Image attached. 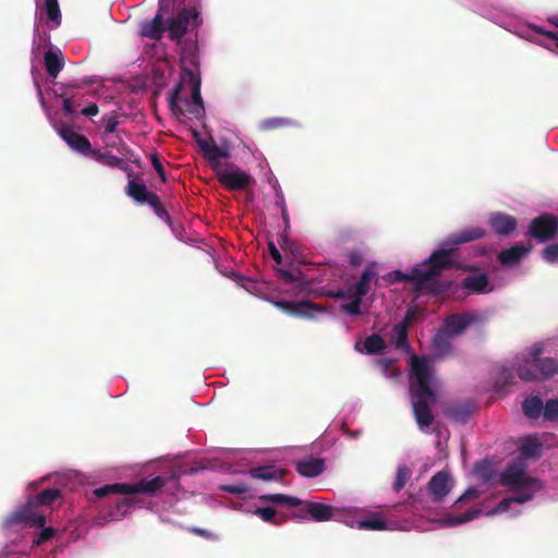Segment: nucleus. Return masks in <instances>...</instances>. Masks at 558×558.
I'll use <instances>...</instances> for the list:
<instances>
[{"mask_svg": "<svg viewBox=\"0 0 558 558\" xmlns=\"http://www.w3.org/2000/svg\"><path fill=\"white\" fill-rule=\"evenodd\" d=\"M486 235V230L482 227H471L460 230L447 236L439 250H436L422 264L412 268L409 275L400 270H393L383 277L388 284L403 281H413L417 290H422L433 283L434 279L444 270L453 268L452 254L458 246L469 243Z\"/></svg>", "mask_w": 558, "mask_h": 558, "instance_id": "f257e3e1", "label": "nucleus"}, {"mask_svg": "<svg viewBox=\"0 0 558 558\" xmlns=\"http://www.w3.org/2000/svg\"><path fill=\"white\" fill-rule=\"evenodd\" d=\"M413 377L410 381L413 414L421 429L428 428L434 422L430 404L436 401V392L430 387L432 369L428 362L418 356L412 359Z\"/></svg>", "mask_w": 558, "mask_h": 558, "instance_id": "f03ea898", "label": "nucleus"}, {"mask_svg": "<svg viewBox=\"0 0 558 558\" xmlns=\"http://www.w3.org/2000/svg\"><path fill=\"white\" fill-rule=\"evenodd\" d=\"M167 481L162 476H155L153 478H142L136 484H111L99 487L94 490V494L98 498H102L109 494H122V495H134V494H145V495H155L158 490H160Z\"/></svg>", "mask_w": 558, "mask_h": 558, "instance_id": "7ed1b4c3", "label": "nucleus"}, {"mask_svg": "<svg viewBox=\"0 0 558 558\" xmlns=\"http://www.w3.org/2000/svg\"><path fill=\"white\" fill-rule=\"evenodd\" d=\"M202 24L199 12L195 8H183L168 22L169 38L181 43L182 37L190 27L195 28Z\"/></svg>", "mask_w": 558, "mask_h": 558, "instance_id": "20e7f679", "label": "nucleus"}, {"mask_svg": "<svg viewBox=\"0 0 558 558\" xmlns=\"http://www.w3.org/2000/svg\"><path fill=\"white\" fill-rule=\"evenodd\" d=\"M525 463L522 461H517L509 463L505 471L500 475V483L504 486L508 487H534V489H541L542 484L541 481L525 476Z\"/></svg>", "mask_w": 558, "mask_h": 558, "instance_id": "39448f33", "label": "nucleus"}, {"mask_svg": "<svg viewBox=\"0 0 558 558\" xmlns=\"http://www.w3.org/2000/svg\"><path fill=\"white\" fill-rule=\"evenodd\" d=\"M45 523L46 515L33 499L27 501L23 507L15 510L5 519V524L8 526L23 524L34 527L44 526Z\"/></svg>", "mask_w": 558, "mask_h": 558, "instance_id": "423d86ee", "label": "nucleus"}, {"mask_svg": "<svg viewBox=\"0 0 558 558\" xmlns=\"http://www.w3.org/2000/svg\"><path fill=\"white\" fill-rule=\"evenodd\" d=\"M217 180L230 191H241L256 183L255 179L247 172L234 167L233 170L218 169Z\"/></svg>", "mask_w": 558, "mask_h": 558, "instance_id": "0eeeda50", "label": "nucleus"}, {"mask_svg": "<svg viewBox=\"0 0 558 558\" xmlns=\"http://www.w3.org/2000/svg\"><path fill=\"white\" fill-rule=\"evenodd\" d=\"M482 322L476 312H462L448 315L444 320V329L452 337L462 335L470 326Z\"/></svg>", "mask_w": 558, "mask_h": 558, "instance_id": "6e6552de", "label": "nucleus"}, {"mask_svg": "<svg viewBox=\"0 0 558 558\" xmlns=\"http://www.w3.org/2000/svg\"><path fill=\"white\" fill-rule=\"evenodd\" d=\"M182 82H187L191 87L192 101L187 104L186 111L193 114L195 118H199L204 114L205 108L201 96V78L190 69H183Z\"/></svg>", "mask_w": 558, "mask_h": 558, "instance_id": "1a4fd4ad", "label": "nucleus"}, {"mask_svg": "<svg viewBox=\"0 0 558 558\" xmlns=\"http://www.w3.org/2000/svg\"><path fill=\"white\" fill-rule=\"evenodd\" d=\"M529 231L538 241H548L558 232V218L550 214H543L532 220Z\"/></svg>", "mask_w": 558, "mask_h": 558, "instance_id": "9d476101", "label": "nucleus"}, {"mask_svg": "<svg viewBox=\"0 0 558 558\" xmlns=\"http://www.w3.org/2000/svg\"><path fill=\"white\" fill-rule=\"evenodd\" d=\"M302 505L303 508L294 514L298 519H311L315 522H326L333 517V508L331 506L315 501H305Z\"/></svg>", "mask_w": 558, "mask_h": 558, "instance_id": "9b49d317", "label": "nucleus"}, {"mask_svg": "<svg viewBox=\"0 0 558 558\" xmlns=\"http://www.w3.org/2000/svg\"><path fill=\"white\" fill-rule=\"evenodd\" d=\"M165 0H159V8L151 21H145L140 28V35L153 40H160L167 29L163 22L166 13Z\"/></svg>", "mask_w": 558, "mask_h": 558, "instance_id": "f8f14e48", "label": "nucleus"}, {"mask_svg": "<svg viewBox=\"0 0 558 558\" xmlns=\"http://www.w3.org/2000/svg\"><path fill=\"white\" fill-rule=\"evenodd\" d=\"M276 307L279 310L293 315L298 317H308L313 318L314 313L313 312H323L324 308L319 306L318 304L312 302V301H300V302H293V301H276L274 303Z\"/></svg>", "mask_w": 558, "mask_h": 558, "instance_id": "ddd939ff", "label": "nucleus"}, {"mask_svg": "<svg viewBox=\"0 0 558 558\" xmlns=\"http://www.w3.org/2000/svg\"><path fill=\"white\" fill-rule=\"evenodd\" d=\"M59 134L62 140L73 149L86 156L89 155L92 150V145L89 140L77 132H75L72 126L64 125L60 128Z\"/></svg>", "mask_w": 558, "mask_h": 558, "instance_id": "4468645a", "label": "nucleus"}, {"mask_svg": "<svg viewBox=\"0 0 558 558\" xmlns=\"http://www.w3.org/2000/svg\"><path fill=\"white\" fill-rule=\"evenodd\" d=\"M451 478L445 471H439L432 476L427 486L434 502H440L451 489Z\"/></svg>", "mask_w": 558, "mask_h": 558, "instance_id": "2eb2a0df", "label": "nucleus"}, {"mask_svg": "<svg viewBox=\"0 0 558 558\" xmlns=\"http://www.w3.org/2000/svg\"><path fill=\"white\" fill-rule=\"evenodd\" d=\"M198 145L203 151L204 158L213 168L220 167V160L230 157L229 149L218 146L215 141L198 140Z\"/></svg>", "mask_w": 558, "mask_h": 558, "instance_id": "dca6fc26", "label": "nucleus"}, {"mask_svg": "<svg viewBox=\"0 0 558 558\" xmlns=\"http://www.w3.org/2000/svg\"><path fill=\"white\" fill-rule=\"evenodd\" d=\"M379 281V275L376 270V264H368L359 279V281L353 286V292L359 296H365L371 290V283L374 282L376 286Z\"/></svg>", "mask_w": 558, "mask_h": 558, "instance_id": "f3484780", "label": "nucleus"}, {"mask_svg": "<svg viewBox=\"0 0 558 558\" xmlns=\"http://www.w3.org/2000/svg\"><path fill=\"white\" fill-rule=\"evenodd\" d=\"M492 229L499 235H509L517 228V219L504 213H493L488 220Z\"/></svg>", "mask_w": 558, "mask_h": 558, "instance_id": "a211bd4d", "label": "nucleus"}, {"mask_svg": "<svg viewBox=\"0 0 558 558\" xmlns=\"http://www.w3.org/2000/svg\"><path fill=\"white\" fill-rule=\"evenodd\" d=\"M126 194L135 202L141 204H148L157 201L156 193L148 191L144 183H140L135 180H129L126 186Z\"/></svg>", "mask_w": 558, "mask_h": 558, "instance_id": "6ab92c4d", "label": "nucleus"}, {"mask_svg": "<svg viewBox=\"0 0 558 558\" xmlns=\"http://www.w3.org/2000/svg\"><path fill=\"white\" fill-rule=\"evenodd\" d=\"M248 473L253 478L262 480L265 482H282L287 474L286 470L279 469L275 465H262L252 468L250 469Z\"/></svg>", "mask_w": 558, "mask_h": 558, "instance_id": "aec40b11", "label": "nucleus"}, {"mask_svg": "<svg viewBox=\"0 0 558 558\" xmlns=\"http://www.w3.org/2000/svg\"><path fill=\"white\" fill-rule=\"evenodd\" d=\"M539 353V350L533 353V366L537 369L539 380H542L551 377L558 372V360L553 357L541 359L537 356Z\"/></svg>", "mask_w": 558, "mask_h": 558, "instance_id": "412c9836", "label": "nucleus"}, {"mask_svg": "<svg viewBox=\"0 0 558 558\" xmlns=\"http://www.w3.org/2000/svg\"><path fill=\"white\" fill-rule=\"evenodd\" d=\"M295 469L298 473L304 477H316L325 470V461L323 459H307L296 462Z\"/></svg>", "mask_w": 558, "mask_h": 558, "instance_id": "4be33fe9", "label": "nucleus"}, {"mask_svg": "<svg viewBox=\"0 0 558 558\" xmlns=\"http://www.w3.org/2000/svg\"><path fill=\"white\" fill-rule=\"evenodd\" d=\"M88 156L93 158L95 161L110 168H118L124 171L129 169L128 162L123 158L113 156L109 151L92 149Z\"/></svg>", "mask_w": 558, "mask_h": 558, "instance_id": "5701e85b", "label": "nucleus"}, {"mask_svg": "<svg viewBox=\"0 0 558 558\" xmlns=\"http://www.w3.org/2000/svg\"><path fill=\"white\" fill-rule=\"evenodd\" d=\"M44 63L48 75L56 78L64 66L62 52L49 49L44 56Z\"/></svg>", "mask_w": 558, "mask_h": 558, "instance_id": "b1692460", "label": "nucleus"}, {"mask_svg": "<svg viewBox=\"0 0 558 558\" xmlns=\"http://www.w3.org/2000/svg\"><path fill=\"white\" fill-rule=\"evenodd\" d=\"M489 287L488 277L485 274L476 276H468L462 281V288L475 293H486L492 291Z\"/></svg>", "mask_w": 558, "mask_h": 558, "instance_id": "393cba45", "label": "nucleus"}, {"mask_svg": "<svg viewBox=\"0 0 558 558\" xmlns=\"http://www.w3.org/2000/svg\"><path fill=\"white\" fill-rule=\"evenodd\" d=\"M529 248L523 245H513L502 250L498 255V259L502 265H513L519 263Z\"/></svg>", "mask_w": 558, "mask_h": 558, "instance_id": "a878e982", "label": "nucleus"}, {"mask_svg": "<svg viewBox=\"0 0 558 558\" xmlns=\"http://www.w3.org/2000/svg\"><path fill=\"white\" fill-rule=\"evenodd\" d=\"M362 530L383 531L387 529V520L378 512H372L356 522Z\"/></svg>", "mask_w": 558, "mask_h": 558, "instance_id": "bb28decb", "label": "nucleus"}, {"mask_svg": "<svg viewBox=\"0 0 558 558\" xmlns=\"http://www.w3.org/2000/svg\"><path fill=\"white\" fill-rule=\"evenodd\" d=\"M473 411L472 404H454L446 409V415L456 422L465 423L472 416Z\"/></svg>", "mask_w": 558, "mask_h": 558, "instance_id": "cd10ccee", "label": "nucleus"}, {"mask_svg": "<svg viewBox=\"0 0 558 558\" xmlns=\"http://www.w3.org/2000/svg\"><path fill=\"white\" fill-rule=\"evenodd\" d=\"M452 336L449 335L444 328L438 330L436 332V335L434 336L433 340H432V345H433V349L434 351L438 354V355H447L450 353L451 351V341H450V338Z\"/></svg>", "mask_w": 558, "mask_h": 558, "instance_id": "c85d7f7f", "label": "nucleus"}, {"mask_svg": "<svg viewBox=\"0 0 558 558\" xmlns=\"http://www.w3.org/2000/svg\"><path fill=\"white\" fill-rule=\"evenodd\" d=\"M295 121L286 117H272L260 121L259 128L262 131L269 132L279 129H287L295 126Z\"/></svg>", "mask_w": 558, "mask_h": 558, "instance_id": "c756f323", "label": "nucleus"}, {"mask_svg": "<svg viewBox=\"0 0 558 558\" xmlns=\"http://www.w3.org/2000/svg\"><path fill=\"white\" fill-rule=\"evenodd\" d=\"M259 500L264 501V502L279 504V505L287 506L290 508H294V507L301 506L303 504V501L300 498L294 497V496L284 495V494L262 495L259 497Z\"/></svg>", "mask_w": 558, "mask_h": 558, "instance_id": "7c9ffc66", "label": "nucleus"}, {"mask_svg": "<svg viewBox=\"0 0 558 558\" xmlns=\"http://www.w3.org/2000/svg\"><path fill=\"white\" fill-rule=\"evenodd\" d=\"M543 409L544 404L539 397H529L522 403V411L530 418L539 417Z\"/></svg>", "mask_w": 558, "mask_h": 558, "instance_id": "2f4dec72", "label": "nucleus"}, {"mask_svg": "<svg viewBox=\"0 0 558 558\" xmlns=\"http://www.w3.org/2000/svg\"><path fill=\"white\" fill-rule=\"evenodd\" d=\"M541 447L542 445L537 438L526 437L520 446L521 456L525 459L538 457Z\"/></svg>", "mask_w": 558, "mask_h": 558, "instance_id": "473e14b6", "label": "nucleus"}, {"mask_svg": "<svg viewBox=\"0 0 558 558\" xmlns=\"http://www.w3.org/2000/svg\"><path fill=\"white\" fill-rule=\"evenodd\" d=\"M409 330L404 325H395L391 330V340L393 341L396 348L401 350H407L410 348L409 339H408Z\"/></svg>", "mask_w": 558, "mask_h": 558, "instance_id": "72a5a7b5", "label": "nucleus"}, {"mask_svg": "<svg viewBox=\"0 0 558 558\" xmlns=\"http://www.w3.org/2000/svg\"><path fill=\"white\" fill-rule=\"evenodd\" d=\"M386 349V342L379 335L368 336L364 341V351L367 354H379Z\"/></svg>", "mask_w": 558, "mask_h": 558, "instance_id": "f704fd0d", "label": "nucleus"}, {"mask_svg": "<svg viewBox=\"0 0 558 558\" xmlns=\"http://www.w3.org/2000/svg\"><path fill=\"white\" fill-rule=\"evenodd\" d=\"M60 497L58 488H48L39 493L33 500L40 508L41 506H50Z\"/></svg>", "mask_w": 558, "mask_h": 558, "instance_id": "c9c22d12", "label": "nucleus"}, {"mask_svg": "<svg viewBox=\"0 0 558 558\" xmlns=\"http://www.w3.org/2000/svg\"><path fill=\"white\" fill-rule=\"evenodd\" d=\"M481 513V510H468L466 512L459 515H448L445 518L446 525L454 526L475 519Z\"/></svg>", "mask_w": 558, "mask_h": 558, "instance_id": "e433bc0d", "label": "nucleus"}, {"mask_svg": "<svg viewBox=\"0 0 558 558\" xmlns=\"http://www.w3.org/2000/svg\"><path fill=\"white\" fill-rule=\"evenodd\" d=\"M363 298L364 296H359L356 293L352 292L351 302L340 305L341 312L351 316L360 315L362 313L361 305Z\"/></svg>", "mask_w": 558, "mask_h": 558, "instance_id": "4c0bfd02", "label": "nucleus"}, {"mask_svg": "<svg viewBox=\"0 0 558 558\" xmlns=\"http://www.w3.org/2000/svg\"><path fill=\"white\" fill-rule=\"evenodd\" d=\"M411 475V470L407 465H399L392 484L393 490L397 493L400 492L405 486Z\"/></svg>", "mask_w": 558, "mask_h": 558, "instance_id": "58836bf2", "label": "nucleus"}, {"mask_svg": "<svg viewBox=\"0 0 558 558\" xmlns=\"http://www.w3.org/2000/svg\"><path fill=\"white\" fill-rule=\"evenodd\" d=\"M104 138L106 142V146L116 148L121 156L125 157L130 153L128 145L122 141V138L119 135H106L104 136Z\"/></svg>", "mask_w": 558, "mask_h": 558, "instance_id": "ea45409f", "label": "nucleus"}, {"mask_svg": "<svg viewBox=\"0 0 558 558\" xmlns=\"http://www.w3.org/2000/svg\"><path fill=\"white\" fill-rule=\"evenodd\" d=\"M182 58L189 60L192 65L197 64V43L196 40H185L182 47Z\"/></svg>", "mask_w": 558, "mask_h": 558, "instance_id": "a19ab883", "label": "nucleus"}, {"mask_svg": "<svg viewBox=\"0 0 558 558\" xmlns=\"http://www.w3.org/2000/svg\"><path fill=\"white\" fill-rule=\"evenodd\" d=\"M511 489L515 493V495L511 497L515 504H524L531 500L534 494L539 490L534 489V487H513Z\"/></svg>", "mask_w": 558, "mask_h": 558, "instance_id": "79ce46f5", "label": "nucleus"}, {"mask_svg": "<svg viewBox=\"0 0 558 558\" xmlns=\"http://www.w3.org/2000/svg\"><path fill=\"white\" fill-rule=\"evenodd\" d=\"M518 376L523 381H535L539 380V376L537 374V369L533 366V362L531 364L522 365L518 368Z\"/></svg>", "mask_w": 558, "mask_h": 558, "instance_id": "37998d69", "label": "nucleus"}, {"mask_svg": "<svg viewBox=\"0 0 558 558\" xmlns=\"http://www.w3.org/2000/svg\"><path fill=\"white\" fill-rule=\"evenodd\" d=\"M65 92L60 94V96L63 97L62 110L65 116L73 117L76 113V108L81 106V101L75 100L73 96L65 97Z\"/></svg>", "mask_w": 558, "mask_h": 558, "instance_id": "c03bdc74", "label": "nucleus"}, {"mask_svg": "<svg viewBox=\"0 0 558 558\" xmlns=\"http://www.w3.org/2000/svg\"><path fill=\"white\" fill-rule=\"evenodd\" d=\"M46 13L49 20L56 22L57 25L61 22V12L58 0H46Z\"/></svg>", "mask_w": 558, "mask_h": 558, "instance_id": "a18cd8bd", "label": "nucleus"}, {"mask_svg": "<svg viewBox=\"0 0 558 558\" xmlns=\"http://www.w3.org/2000/svg\"><path fill=\"white\" fill-rule=\"evenodd\" d=\"M280 278L286 283H294L300 282L302 284V272L298 269H279L278 270Z\"/></svg>", "mask_w": 558, "mask_h": 558, "instance_id": "49530a36", "label": "nucleus"}, {"mask_svg": "<svg viewBox=\"0 0 558 558\" xmlns=\"http://www.w3.org/2000/svg\"><path fill=\"white\" fill-rule=\"evenodd\" d=\"M543 414L546 420L553 421L558 418V400L550 399L546 402L543 409Z\"/></svg>", "mask_w": 558, "mask_h": 558, "instance_id": "de8ad7c7", "label": "nucleus"}, {"mask_svg": "<svg viewBox=\"0 0 558 558\" xmlns=\"http://www.w3.org/2000/svg\"><path fill=\"white\" fill-rule=\"evenodd\" d=\"M181 92V83L172 90L171 96L169 98V107L177 116H183L184 110L178 105L179 95Z\"/></svg>", "mask_w": 558, "mask_h": 558, "instance_id": "09e8293b", "label": "nucleus"}, {"mask_svg": "<svg viewBox=\"0 0 558 558\" xmlns=\"http://www.w3.org/2000/svg\"><path fill=\"white\" fill-rule=\"evenodd\" d=\"M150 207H153L156 216L162 220H166L168 225L171 223V218L167 211V209L163 207V205L160 202L159 196L157 195V201L154 203H148Z\"/></svg>", "mask_w": 558, "mask_h": 558, "instance_id": "8fccbe9b", "label": "nucleus"}, {"mask_svg": "<svg viewBox=\"0 0 558 558\" xmlns=\"http://www.w3.org/2000/svg\"><path fill=\"white\" fill-rule=\"evenodd\" d=\"M255 514L258 515L265 522H275L276 509L272 507L257 508Z\"/></svg>", "mask_w": 558, "mask_h": 558, "instance_id": "3c124183", "label": "nucleus"}, {"mask_svg": "<svg viewBox=\"0 0 558 558\" xmlns=\"http://www.w3.org/2000/svg\"><path fill=\"white\" fill-rule=\"evenodd\" d=\"M102 121L105 123V135H109L116 132L117 126L119 125V120L116 114L105 116L102 117Z\"/></svg>", "mask_w": 558, "mask_h": 558, "instance_id": "603ef678", "label": "nucleus"}, {"mask_svg": "<svg viewBox=\"0 0 558 558\" xmlns=\"http://www.w3.org/2000/svg\"><path fill=\"white\" fill-rule=\"evenodd\" d=\"M543 258L551 264L558 262V243L545 247L543 250Z\"/></svg>", "mask_w": 558, "mask_h": 558, "instance_id": "864d4df0", "label": "nucleus"}, {"mask_svg": "<svg viewBox=\"0 0 558 558\" xmlns=\"http://www.w3.org/2000/svg\"><path fill=\"white\" fill-rule=\"evenodd\" d=\"M189 532L194 534V535H197V536H201V537H204L206 539H209V541H217L218 539V536L208 531V530H205V529H202V527H197V526H192V527H189Z\"/></svg>", "mask_w": 558, "mask_h": 558, "instance_id": "5fc2aeb1", "label": "nucleus"}, {"mask_svg": "<svg viewBox=\"0 0 558 558\" xmlns=\"http://www.w3.org/2000/svg\"><path fill=\"white\" fill-rule=\"evenodd\" d=\"M41 527H43V530H41L39 536L37 537L36 541H34V544L37 545V546H39L43 543L51 539L53 537V535H54V529H52V527H45V525L41 526Z\"/></svg>", "mask_w": 558, "mask_h": 558, "instance_id": "6e6d98bb", "label": "nucleus"}, {"mask_svg": "<svg viewBox=\"0 0 558 558\" xmlns=\"http://www.w3.org/2000/svg\"><path fill=\"white\" fill-rule=\"evenodd\" d=\"M150 160H151V165H153L155 171L157 172L158 177L161 179V181L166 182L165 169L162 167V163H161L158 155L157 154H153L150 156Z\"/></svg>", "mask_w": 558, "mask_h": 558, "instance_id": "4d7b16f0", "label": "nucleus"}, {"mask_svg": "<svg viewBox=\"0 0 558 558\" xmlns=\"http://www.w3.org/2000/svg\"><path fill=\"white\" fill-rule=\"evenodd\" d=\"M222 489L231 494L242 495L247 492V486L245 484L226 485Z\"/></svg>", "mask_w": 558, "mask_h": 558, "instance_id": "13d9d810", "label": "nucleus"}, {"mask_svg": "<svg viewBox=\"0 0 558 558\" xmlns=\"http://www.w3.org/2000/svg\"><path fill=\"white\" fill-rule=\"evenodd\" d=\"M353 292V287L344 290V289H338L335 292H329L327 295L332 299H351Z\"/></svg>", "mask_w": 558, "mask_h": 558, "instance_id": "bf43d9fd", "label": "nucleus"}, {"mask_svg": "<svg viewBox=\"0 0 558 558\" xmlns=\"http://www.w3.org/2000/svg\"><path fill=\"white\" fill-rule=\"evenodd\" d=\"M512 502H513V499H512L511 497L504 498V499H502V500H500V501L498 502V505L496 506V508H495V512H499V513H501V512H506V511L509 509V507H510V505H511Z\"/></svg>", "mask_w": 558, "mask_h": 558, "instance_id": "052dcab7", "label": "nucleus"}, {"mask_svg": "<svg viewBox=\"0 0 558 558\" xmlns=\"http://www.w3.org/2000/svg\"><path fill=\"white\" fill-rule=\"evenodd\" d=\"M99 112V108L96 104H90L82 110V114L86 117H95Z\"/></svg>", "mask_w": 558, "mask_h": 558, "instance_id": "680f3d73", "label": "nucleus"}, {"mask_svg": "<svg viewBox=\"0 0 558 558\" xmlns=\"http://www.w3.org/2000/svg\"><path fill=\"white\" fill-rule=\"evenodd\" d=\"M268 248H269V253H270V256L272 257V259L276 260L278 264H280L282 260V257H281L279 250L276 247V245L272 242H270L268 244Z\"/></svg>", "mask_w": 558, "mask_h": 558, "instance_id": "e2e57ef3", "label": "nucleus"}, {"mask_svg": "<svg viewBox=\"0 0 558 558\" xmlns=\"http://www.w3.org/2000/svg\"><path fill=\"white\" fill-rule=\"evenodd\" d=\"M512 378H513V374H512L511 369H509L507 367H502V369L500 372V379H499V380H504L502 385L508 384L509 380H511Z\"/></svg>", "mask_w": 558, "mask_h": 558, "instance_id": "0e129e2a", "label": "nucleus"}, {"mask_svg": "<svg viewBox=\"0 0 558 558\" xmlns=\"http://www.w3.org/2000/svg\"><path fill=\"white\" fill-rule=\"evenodd\" d=\"M478 495L477 490L475 488H469L458 500L457 502H460L464 499H473L476 498Z\"/></svg>", "mask_w": 558, "mask_h": 558, "instance_id": "69168bd1", "label": "nucleus"}, {"mask_svg": "<svg viewBox=\"0 0 558 558\" xmlns=\"http://www.w3.org/2000/svg\"><path fill=\"white\" fill-rule=\"evenodd\" d=\"M413 318H414V313L412 310H409L404 316V318L402 319L401 323H399L398 325H404L407 327V330H409V327L410 325L412 324L413 322Z\"/></svg>", "mask_w": 558, "mask_h": 558, "instance_id": "338daca9", "label": "nucleus"}, {"mask_svg": "<svg viewBox=\"0 0 558 558\" xmlns=\"http://www.w3.org/2000/svg\"><path fill=\"white\" fill-rule=\"evenodd\" d=\"M413 318H414V313L412 310H409L404 316V318L402 319L401 323H399L398 325H404L407 327V330H409V327L410 325L412 324L413 322Z\"/></svg>", "mask_w": 558, "mask_h": 558, "instance_id": "774afa93", "label": "nucleus"}]
</instances>
